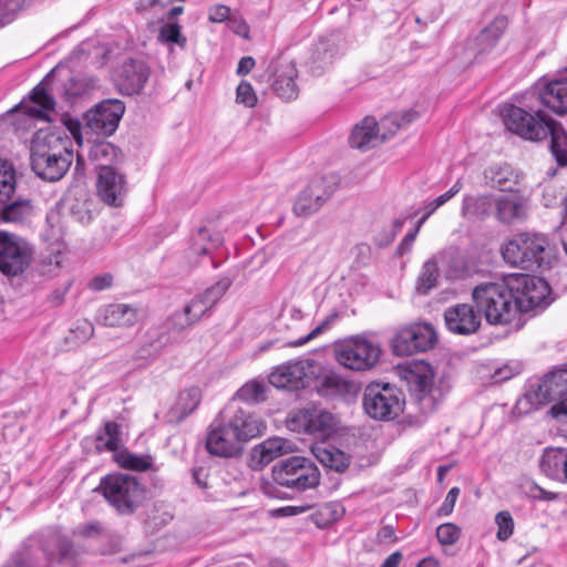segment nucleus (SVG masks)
Segmentation results:
<instances>
[{"instance_id": "f257e3e1", "label": "nucleus", "mask_w": 567, "mask_h": 567, "mask_svg": "<svg viewBox=\"0 0 567 567\" xmlns=\"http://www.w3.org/2000/svg\"><path fill=\"white\" fill-rule=\"evenodd\" d=\"M78 556L79 550L68 535L56 527H47L28 536L6 567L73 565Z\"/></svg>"}, {"instance_id": "f03ea898", "label": "nucleus", "mask_w": 567, "mask_h": 567, "mask_svg": "<svg viewBox=\"0 0 567 567\" xmlns=\"http://www.w3.org/2000/svg\"><path fill=\"white\" fill-rule=\"evenodd\" d=\"M265 422L255 413L237 410L226 422L215 420L207 433L206 450L210 455L233 457L241 453L243 444L259 436Z\"/></svg>"}, {"instance_id": "7ed1b4c3", "label": "nucleus", "mask_w": 567, "mask_h": 567, "mask_svg": "<svg viewBox=\"0 0 567 567\" xmlns=\"http://www.w3.org/2000/svg\"><path fill=\"white\" fill-rule=\"evenodd\" d=\"M73 161L72 142L59 133L39 132L32 141V171L43 181L56 182L69 171Z\"/></svg>"}, {"instance_id": "20e7f679", "label": "nucleus", "mask_w": 567, "mask_h": 567, "mask_svg": "<svg viewBox=\"0 0 567 567\" xmlns=\"http://www.w3.org/2000/svg\"><path fill=\"white\" fill-rule=\"evenodd\" d=\"M511 277L503 281L483 282L472 291L473 301L489 324L511 323L519 313Z\"/></svg>"}, {"instance_id": "39448f33", "label": "nucleus", "mask_w": 567, "mask_h": 567, "mask_svg": "<svg viewBox=\"0 0 567 567\" xmlns=\"http://www.w3.org/2000/svg\"><path fill=\"white\" fill-rule=\"evenodd\" d=\"M392 373L405 384L424 412H432L444 398L442 389L434 386L432 367L423 360L398 363L392 368Z\"/></svg>"}, {"instance_id": "423d86ee", "label": "nucleus", "mask_w": 567, "mask_h": 567, "mask_svg": "<svg viewBox=\"0 0 567 567\" xmlns=\"http://www.w3.org/2000/svg\"><path fill=\"white\" fill-rule=\"evenodd\" d=\"M96 491L120 514H132L143 503L146 495L145 487L136 476L123 473L109 474L101 478Z\"/></svg>"}, {"instance_id": "0eeeda50", "label": "nucleus", "mask_w": 567, "mask_h": 567, "mask_svg": "<svg viewBox=\"0 0 567 567\" xmlns=\"http://www.w3.org/2000/svg\"><path fill=\"white\" fill-rule=\"evenodd\" d=\"M272 478L278 486L289 489L290 493L286 496L291 498L296 494L316 488L320 484V471L311 460L291 456L274 466Z\"/></svg>"}, {"instance_id": "6e6552de", "label": "nucleus", "mask_w": 567, "mask_h": 567, "mask_svg": "<svg viewBox=\"0 0 567 567\" xmlns=\"http://www.w3.org/2000/svg\"><path fill=\"white\" fill-rule=\"evenodd\" d=\"M548 240L535 233H519L502 246V256L506 264L523 270H534L544 262Z\"/></svg>"}, {"instance_id": "1a4fd4ad", "label": "nucleus", "mask_w": 567, "mask_h": 567, "mask_svg": "<svg viewBox=\"0 0 567 567\" xmlns=\"http://www.w3.org/2000/svg\"><path fill=\"white\" fill-rule=\"evenodd\" d=\"M503 121L508 131L532 142L546 141L556 123L542 110L529 112L513 104L504 107Z\"/></svg>"}, {"instance_id": "9d476101", "label": "nucleus", "mask_w": 567, "mask_h": 567, "mask_svg": "<svg viewBox=\"0 0 567 567\" xmlns=\"http://www.w3.org/2000/svg\"><path fill=\"white\" fill-rule=\"evenodd\" d=\"M336 360L342 367L352 371H368L377 365L381 357V349L367 338L357 336L338 344Z\"/></svg>"}, {"instance_id": "9b49d317", "label": "nucleus", "mask_w": 567, "mask_h": 567, "mask_svg": "<svg viewBox=\"0 0 567 567\" xmlns=\"http://www.w3.org/2000/svg\"><path fill=\"white\" fill-rule=\"evenodd\" d=\"M32 245L23 237L0 231V272L8 277L21 276L31 265Z\"/></svg>"}, {"instance_id": "f8f14e48", "label": "nucleus", "mask_w": 567, "mask_h": 567, "mask_svg": "<svg viewBox=\"0 0 567 567\" xmlns=\"http://www.w3.org/2000/svg\"><path fill=\"white\" fill-rule=\"evenodd\" d=\"M437 333L434 327L426 322H415L400 328L392 338V353L395 355H411L425 352L437 343Z\"/></svg>"}, {"instance_id": "ddd939ff", "label": "nucleus", "mask_w": 567, "mask_h": 567, "mask_svg": "<svg viewBox=\"0 0 567 567\" xmlns=\"http://www.w3.org/2000/svg\"><path fill=\"white\" fill-rule=\"evenodd\" d=\"M319 370L320 363L312 359L289 361L269 374V383L277 389L299 390L308 386Z\"/></svg>"}, {"instance_id": "4468645a", "label": "nucleus", "mask_w": 567, "mask_h": 567, "mask_svg": "<svg viewBox=\"0 0 567 567\" xmlns=\"http://www.w3.org/2000/svg\"><path fill=\"white\" fill-rule=\"evenodd\" d=\"M511 281L519 312H528L549 305L550 287L544 278L519 274L512 276Z\"/></svg>"}, {"instance_id": "2eb2a0df", "label": "nucleus", "mask_w": 567, "mask_h": 567, "mask_svg": "<svg viewBox=\"0 0 567 567\" xmlns=\"http://www.w3.org/2000/svg\"><path fill=\"white\" fill-rule=\"evenodd\" d=\"M124 112L125 105L121 100H104L86 112V127L97 135L110 136L117 130Z\"/></svg>"}, {"instance_id": "dca6fc26", "label": "nucleus", "mask_w": 567, "mask_h": 567, "mask_svg": "<svg viewBox=\"0 0 567 567\" xmlns=\"http://www.w3.org/2000/svg\"><path fill=\"white\" fill-rule=\"evenodd\" d=\"M567 395V364L556 365L537 383L535 390L526 393L532 404H547Z\"/></svg>"}, {"instance_id": "f3484780", "label": "nucleus", "mask_w": 567, "mask_h": 567, "mask_svg": "<svg viewBox=\"0 0 567 567\" xmlns=\"http://www.w3.org/2000/svg\"><path fill=\"white\" fill-rule=\"evenodd\" d=\"M317 393L323 398L347 399L357 394L358 386L354 382L343 379L331 370L324 369L320 364V370L312 375Z\"/></svg>"}, {"instance_id": "a211bd4d", "label": "nucleus", "mask_w": 567, "mask_h": 567, "mask_svg": "<svg viewBox=\"0 0 567 567\" xmlns=\"http://www.w3.org/2000/svg\"><path fill=\"white\" fill-rule=\"evenodd\" d=\"M444 321L449 331L455 334H472L481 327V313L471 305L458 303L444 311Z\"/></svg>"}, {"instance_id": "6ab92c4d", "label": "nucleus", "mask_w": 567, "mask_h": 567, "mask_svg": "<svg viewBox=\"0 0 567 567\" xmlns=\"http://www.w3.org/2000/svg\"><path fill=\"white\" fill-rule=\"evenodd\" d=\"M233 281L228 277L219 279L215 285L207 288L204 292L196 295L188 303L184 306L186 312L197 323L206 316L215 305L221 299Z\"/></svg>"}, {"instance_id": "aec40b11", "label": "nucleus", "mask_w": 567, "mask_h": 567, "mask_svg": "<svg viewBox=\"0 0 567 567\" xmlns=\"http://www.w3.org/2000/svg\"><path fill=\"white\" fill-rule=\"evenodd\" d=\"M297 421L306 433L316 439L324 440L337 430L336 416L318 408L305 409L298 414Z\"/></svg>"}, {"instance_id": "412c9836", "label": "nucleus", "mask_w": 567, "mask_h": 567, "mask_svg": "<svg viewBox=\"0 0 567 567\" xmlns=\"http://www.w3.org/2000/svg\"><path fill=\"white\" fill-rule=\"evenodd\" d=\"M97 195L107 205L121 207L127 192L125 176L117 169L100 171L97 174Z\"/></svg>"}, {"instance_id": "4be33fe9", "label": "nucleus", "mask_w": 567, "mask_h": 567, "mask_svg": "<svg viewBox=\"0 0 567 567\" xmlns=\"http://www.w3.org/2000/svg\"><path fill=\"white\" fill-rule=\"evenodd\" d=\"M390 391V383H369L363 393L362 406L364 413L378 421L390 420V396L384 392Z\"/></svg>"}, {"instance_id": "5701e85b", "label": "nucleus", "mask_w": 567, "mask_h": 567, "mask_svg": "<svg viewBox=\"0 0 567 567\" xmlns=\"http://www.w3.org/2000/svg\"><path fill=\"white\" fill-rule=\"evenodd\" d=\"M150 73V68L143 61L134 59L125 61L121 66L117 80L120 91L126 95L141 93Z\"/></svg>"}, {"instance_id": "b1692460", "label": "nucleus", "mask_w": 567, "mask_h": 567, "mask_svg": "<svg viewBox=\"0 0 567 567\" xmlns=\"http://www.w3.org/2000/svg\"><path fill=\"white\" fill-rule=\"evenodd\" d=\"M385 138L386 134L380 132L377 120L373 116H365L353 126L349 144L352 148L367 152L382 144Z\"/></svg>"}, {"instance_id": "393cba45", "label": "nucleus", "mask_w": 567, "mask_h": 567, "mask_svg": "<svg viewBox=\"0 0 567 567\" xmlns=\"http://www.w3.org/2000/svg\"><path fill=\"white\" fill-rule=\"evenodd\" d=\"M495 219L503 225H515L527 217L526 200L517 193L496 196Z\"/></svg>"}, {"instance_id": "a878e982", "label": "nucleus", "mask_w": 567, "mask_h": 567, "mask_svg": "<svg viewBox=\"0 0 567 567\" xmlns=\"http://www.w3.org/2000/svg\"><path fill=\"white\" fill-rule=\"evenodd\" d=\"M51 71L47 76L34 86L30 93V100L34 105L24 106V113L32 118L49 121V112L55 109V100L49 93L51 82Z\"/></svg>"}, {"instance_id": "bb28decb", "label": "nucleus", "mask_w": 567, "mask_h": 567, "mask_svg": "<svg viewBox=\"0 0 567 567\" xmlns=\"http://www.w3.org/2000/svg\"><path fill=\"white\" fill-rule=\"evenodd\" d=\"M87 157L100 172L116 169L115 166L123 162L124 155L114 144L106 141H95L89 146Z\"/></svg>"}, {"instance_id": "cd10ccee", "label": "nucleus", "mask_w": 567, "mask_h": 567, "mask_svg": "<svg viewBox=\"0 0 567 567\" xmlns=\"http://www.w3.org/2000/svg\"><path fill=\"white\" fill-rule=\"evenodd\" d=\"M298 71L292 62L280 63L275 71L272 89L276 94L286 101H292L298 97L299 87L296 83Z\"/></svg>"}, {"instance_id": "c85d7f7f", "label": "nucleus", "mask_w": 567, "mask_h": 567, "mask_svg": "<svg viewBox=\"0 0 567 567\" xmlns=\"http://www.w3.org/2000/svg\"><path fill=\"white\" fill-rule=\"evenodd\" d=\"M341 54L334 40L322 39L316 45L310 58V70L313 75H321Z\"/></svg>"}, {"instance_id": "c756f323", "label": "nucleus", "mask_w": 567, "mask_h": 567, "mask_svg": "<svg viewBox=\"0 0 567 567\" xmlns=\"http://www.w3.org/2000/svg\"><path fill=\"white\" fill-rule=\"evenodd\" d=\"M101 319L109 327H132L138 320V309L126 303H112L101 310Z\"/></svg>"}, {"instance_id": "7c9ffc66", "label": "nucleus", "mask_w": 567, "mask_h": 567, "mask_svg": "<svg viewBox=\"0 0 567 567\" xmlns=\"http://www.w3.org/2000/svg\"><path fill=\"white\" fill-rule=\"evenodd\" d=\"M311 452L323 466L334 472L343 473L350 465V456L331 444H315Z\"/></svg>"}, {"instance_id": "2f4dec72", "label": "nucleus", "mask_w": 567, "mask_h": 567, "mask_svg": "<svg viewBox=\"0 0 567 567\" xmlns=\"http://www.w3.org/2000/svg\"><path fill=\"white\" fill-rule=\"evenodd\" d=\"M33 214L30 199H17L9 204L0 203V223L24 226L31 223Z\"/></svg>"}, {"instance_id": "473e14b6", "label": "nucleus", "mask_w": 567, "mask_h": 567, "mask_svg": "<svg viewBox=\"0 0 567 567\" xmlns=\"http://www.w3.org/2000/svg\"><path fill=\"white\" fill-rule=\"evenodd\" d=\"M507 24L505 16H497L476 35L474 43L477 55L489 52L496 45Z\"/></svg>"}, {"instance_id": "72a5a7b5", "label": "nucleus", "mask_w": 567, "mask_h": 567, "mask_svg": "<svg viewBox=\"0 0 567 567\" xmlns=\"http://www.w3.org/2000/svg\"><path fill=\"white\" fill-rule=\"evenodd\" d=\"M290 449V444L282 437H271L252 449L251 458L256 466L264 467L275 458L284 455Z\"/></svg>"}, {"instance_id": "f704fd0d", "label": "nucleus", "mask_w": 567, "mask_h": 567, "mask_svg": "<svg viewBox=\"0 0 567 567\" xmlns=\"http://www.w3.org/2000/svg\"><path fill=\"white\" fill-rule=\"evenodd\" d=\"M484 175L491 187L507 193H514L513 190L518 184L520 177L518 172H516L509 164L491 166L485 171Z\"/></svg>"}, {"instance_id": "c9c22d12", "label": "nucleus", "mask_w": 567, "mask_h": 567, "mask_svg": "<svg viewBox=\"0 0 567 567\" xmlns=\"http://www.w3.org/2000/svg\"><path fill=\"white\" fill-rule=\"evenodd\" d=\"M200 400L202 392L197 386H192L182 391L169 410L171 421H175L177 423L182 422L197 409Z\"/></svg>"}, {"instance_id": "e433bc0d", "label": "nucleus", "mask_w": 567, "mask_h": 567, "mask_svg": "<svg viewBox=\"0 0 567 567\" xmlns=\"http://www.w3.org/2000/svg\"><path fill=\"white\" fill-rule=\"evenodd\" d=\"M495 204L496 196L467 195L463 198L461 213L462 216L466 218L485 219L491 215L494 216Z\"/></svg>"}, {"instance_id": "4c0bfd02", "label": "nucleus", "mask_w": 567, "mask_h": 567, "mask_svg": "<svg viewBox=\"0 0 567 567\" xmlns=\"http://www.w3.org/2000/svg\"><path fill=\"white\" fill-rule=\"evenodd\" d=\"M445 259V255L433 256L423 264L416 280V291L420 295H427L436 287L440 278L439 265Z\"/></svg>"}, {"instance_id": "58836bf2", "label": "nucleus", "mask_w": 567, "mask_h": 567, "mask_svg": "<svg viewBox=\"0 0 567 567\" xmlns=\"http://www.w3.org/2000/svg\"><path fill=\"white\" fill-rule=\"evenodd\" d=\"M339 176L330 173L313 177L307 185L318 202L324 205L339 186Z\"/></svg>"}, {"instance_id": "ea45409f", "label": "nucleus", "mask_w": 567, "mask_h": 567, "mask_svg": "<svg viewBox=\"0 0 567 567\" xmlns=\"http://www.w3.org/2000/svg\"><path fill=\"white\" fill-rule=\"evenodd\" d=\"M549 150L559 166H567V132L556 121L548 134Z\"/></svg>"}, {"instance_id": "a19ab883", "label": "nucleus", "mask_w": 567, "mask_h": 567, "mask_svg": "<svg viewBox=\"0 0 567 567\" xmlns=\"http://www.w3.org/2000/svg\"><path fill=\"white\" fill-rule=\"evenodd\" d=\"M404 404H405V400L403 398L402 392L400 390H394L392 388V403H391V406H392V431L394 429H396L399 434L402 431H404L406 427H413V426L420 425L419 420L411 415L398 419V413L403 412Z\"/></svg>"}, {"instance_id": "79ce46f5", "label": "nucleus", "mask_w": 567, "mask_h": 567, "mask_svg": "<svg viewBox=\"0 0 567 567\" xmlns=\"http://www.w3.org/2000/svg\"><path fill=\"white\" fill-rule=\"evenodd\" d=\"M223 236L218 231H210L208 228H199L193 244V251L195 254L206 255L212 249L219 247L223 244Z\"/></svg>"}, {"instance_id": "37998d69", "label": "nucleus", "mask_w": 567, "mask_h": 567, "mask_svg": "<svg viewBox=\"0 0 567 567\" xmlns=\"http://www.w3.org/2000/svg\"><path fill=\"white\" fill-rule=\"evenodd\" d=\"M167 340L165 333L150 332L147 341L136 351V358L142 360L143 364L150 362L159 354Z\"/></svg>"}, {"instance_id": "c03bdc74", "label": "nucleus", "mask_w": 567, "mask_h": 567, "mask_svg": "<svg viewBox=\"0 0 567 567\" xmlns=\"http://www.w3.org/2000/svg\"><path fill=\"white\" fill-rule=\"evenodd\" d=\"M322 206L306 186L296 197L292 212L298 217H308L319 212Z\"/></svg>"}, {"instance_id": "a18cd8bd", "label": "nucleus", "mask_w": 567, "mask_h": 567, "mask_svg": "<svg viewBox=\"0 0 567 567\" xmlns=\"http://www.w3.org/2000/svg\"><path fill=\"white\" fill-rule=\"evenodd\" d=\"M567 450L565 449H548L545 451L540 460V468L551 477L558 476L563 472Z\"/></svg>"}, {"instance_id": "49530a36", "label": "nucleus", "mask_w": 567, "mask_h": 567, "mask_svg": "<svg viewBox=\"0 0 567 567\" xmlns=\"http://www.w3.org/2000/svg\"><path fill=\"white\" fill-rule=\"evenodd\" d=\"M120 425L115 422H106L103 433L96 436L95 447L99 452H116L121 446Z\"/></svg>"}, {"instance_id": "de8ad7c7", "label": "nucleus", "mask_w": 567, "mask_h": 567, "mask_svg": "<svg viewBox=\"0 0 567 567\" xmlns=\"http://www.w3.org/2000/svg\"><path fill=\"white\" fill-rule=\"evenodd\" d=\"M16 171L13 164L0 157V203L7 202L16 190Z\"/></svg>"}, {"instance_id": "09e8293b", "label": "nucleus", "mask_w": 567, "mask_h": 567, "mask_svg": "<svg viewBox=\"0 0 567 567\" xmlns=\"http://www.w3.org/2000/svg\"><path fill=\"white\" fill-rule=\"evenodd\" d=\"M93 333L94 327L89 320H78L69 329L68 334L65 336V342L71 348L76 347L87 341L93 336Z\"/></svg>"}, {"instance_id": "8fccbe9b", "label": "nucleus", "mask_w": 567, "mask_h": 567, "mask_svg": "<svg viewBox=\"0 0 567 567\" xmlns=\"http://www.w3.org/2000/svg\"><path fill=\"white\" fill-rule=\"evenodd\" d=\"M236 396L248 403L262 402L266 400V385L260 381H249L237 391Z\"/></svg>"}, {"instance_id": "3c124183", "label": "nucleus", "mask_w": 567, "mask_h": 567, "mask_svg": "<svg viewBox=\"0 0 567 567\" xmlns=\"http://www.w3.org/2000/svg\"><path fill=\"white\" fill-rule=\"evenodd\" d=\"M463 187L462 181L458 178L454 185L446 190L444 194L440 195L435 199L431 200L424 206V214L422 217L417 220L420 225H423L425 220L441 206H443L445 203H447L450 199H452Z\"/></svg>"}, {"instance_id": "603ef678", "label": "nucleus", "mask_w": 567, "mask_h": 567, "mask_svg": "<svg viewBox=\"0 0 567 567\" xmlns=\"http://www.w3.org/2000/svg\"><path fill=\"white\" fill-rule=\"evenodd\" d=\"M117 461L122 467L133 471H146L153 464L151 456H140L131 453L121 454Z\"/></svg>"}, {"instance_id": "864d4df0", "label": "nucleus", "mask_w": 567, "mask_h": 567, "mask_svg": "<svg viewBox=\"0 0 567 567\" xmlns=\"http://www.w3.org/2000/svg\"><path fill=\"white\" fill-rule=\"evenodd\" d=\"M497 525L496 537L498 540H507L514 533V519L508 511L498 512L495 516Z\"/></svg>"}, {"instance_id": "5fc2aeb1", "label": "nucleus", "mask_w": 567, "mask_h": 567, "mask_svg": "<svg viewBox=\"0 0 567 567\" xmlns=\"http://www.w3.org/2000/svg\"><path fill=\"white\" fill-rule=\"evenodd\" d=\"M158 39L163 42L175 43L181 48L186 45V38L181 33L178 23H166L159 29Z\"/></svg>"}, {"instance_id": "6e6d98bb", "label": "nucleus", "mask_w": 567, "mask_h": 567, "mask_svg": "<svg viewBox=\"0 0 567 567\" xmlns=\"http://www.w3.org/2000/svg\"><path fill=\"white\" fill-rule=\"evenodd\" d=\"M337 318H338L337 313H331V315L327 316L324 318V320L320 324H318L315 329H312L308 334H306L305 337H301L297 340L290 341L288 344L290 347H295V348L306 344L307 342L313 340L319 334H321L322 332L328 330L330 328V326L336 321Z\"/></svg>"}, {"instance_id": "4d7b16f0", "label": "nucleus", "mask_w": 567, "mask_h": 567, "mask_svg": "<svg viewBox=\"0 0 567 567\" xmlns=\"http://www.w3.org/2000/svg\"><path fill=\"white\" fill-rule=\"evenodd\" d=\"M460 536L461 529L453 523H444L436 528V537L442 545H453Z\"/></svg>"}, {"instance_id": "13d9d810", "label": "nucleus", "mask_w": 567, "mask_h": 567, "mask_svg": "<svg viewBox=\"0 0 567 567\" xmlns=\"http://www.w3.org/2000/svg\"><path fill=\"white\" fill-rule=\"evenodd\" d=\"M90 84L85 79L72 76L63 86L64 95L68 100L74 99L86 93Z\"/></svg>"}, {"instance_id": "bf43d9fd", "label": "nucleus", "mask_w": 567, "mask_h": 567, "mask_svg": "<svg viewBox=\"0 0 567 567\" xmlns=\"http://www.w3.org/2000/svg\"><path fill=\"white\" fill-rule=\"evenodd\" d=\"M236 102L244 104L247 107H252L257 103V95L247 81H241L236 90Z\"/></svg>"}, {"instance_id": "052dcab7", "label": "nucleus", "mask_w": 567, "mask_h": 567, "mask_svg": "<svg viewBox=\"0 0 567 567\" xmlns=\"http://www.w3.org/2000/svg\"><path fill=\"white\" fill-rule=\"evenodd\" d=\"M193 324H195V322L190 318V316L186 312L185 308H183L181 311H175L167 319L168 329L174 330V331H183V330L192 327Z\"/></svg>"}, {"instance_id": "680f3d73", "label": "nucleus", "mask_w": 567, "mask_h": 567, "mask_svg": "<svg viewBox=\"0 0 567 567\" xmlns=\"http://www.w3.org/2000/svg\"><path fill=\"white\" fill-rule=\"evenodd\" d=\"M104 533L102 524L97 520L87 522L76 526L73 530L74 535L85 538H97Z\"/></svg>"}, {"instance_id": "e2e57ef3", "label": "nucleus", "mask_w": 567, "mask_h": 567, "mask_svg": "<svg viewBox=\"0 0 567 567\" xmlns=\"http://www.w3.org/2000/svg\"><path fill=\"white\" fill-rule=\"evenodd\" d=\"M421 226L422 225L416 223L415 227L403 237V239L395 249L396 257H403L404 255L409 254L412 250L413 244L420 231Z\"/></svg>"}, {"instance_id": "0e129e2a", "label": "nucleus", "mask_w": 567, "mask_h": 567, "mask_svg": "<svg viewBox=\"0 0 567 567\" xmlns=\"http://www.w3.org/2000/svg\"><path fill=\"white\" fill-rule=\"evenodd\" d=\"M520 372L519 364H504L503 367L496 369L492 374V379L495 383L504 382L513 377L517 375Z\"/></svg>"}, {"instance_id": "69168bd1", "label": "nucleus", "mask_w": 567, "mask_h": 567, "mask_svg": "<svg viewBox=\"0 0 567 567\" xmlns=\"http://www.w3.org/2000/svg\"><path fill=\"white\" fill-rule=\"evenodd\" d=\"M192 480L193 483L198 486L204 492H207L212 484L209 482V471L203 466H195L192 468Z\"/></svg>"}, {"instance_id": "338daca9", "label": "nucleus", "mask_w": 567, "mask_h": 567, "mask_svg": "<svg viewBox=\"0 0 567 567\" xmlns=\"http://www.w3.org/2000/svg\"><path fill=\"white\" fill-rule=\"evenodd\" d=\"M419 117V112L409 109L404 110L400 113H395L392 115V125H395L396 128H405L408 125H410L412 122H414Z\"/></svg>"}, {"instance_id": "774afa93", "label": "nucleus", "mask_w": 567, "mask_h": 567, "mask_svg": "<svg viewBox=\"0 0 567 567\" xmlns=\"http://www.w3.org/2000/svg\"><path fill=\"white\" fill-rule=\"evenodd\" d=\"M461 489L456 486L452 487L442 503V505L437 509L439 516H449L452 514L455 503L457 501V497L460 495Z\"/></svg>"}]
</instances>
